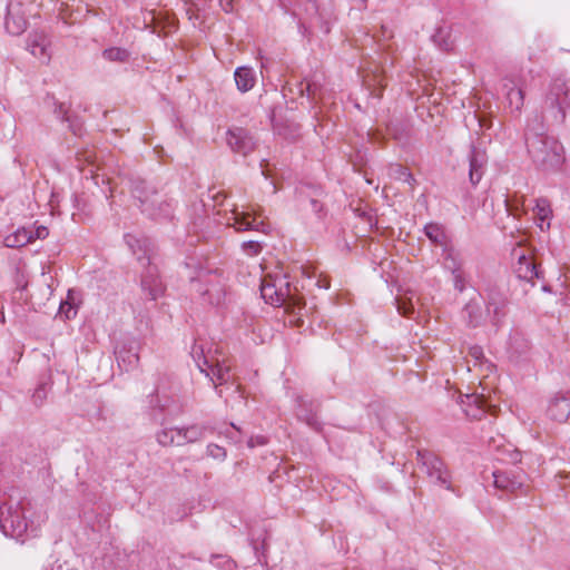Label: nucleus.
<instances>
[{
	"label": "nucleus",
	"mask_w": 570,
	"mask_h": 570,
	"mask_svg": "<svg viewBox=\"0 0 570 570\" xmlns=\"http://www.w3.org/2000/svg\"><path fill=\"white\" fill-rule=\"evenodd\" d=\"M524 139L528 154L538 169L550 171L561 167L563 147L556 138L546 135L544 124L538 118L528 119Z\"/></svg>",
	"instance_id": "1"
},
{
	"label": "nucleus",
	"mask_w": 570,
	"mask_h": 570,
	"mask_svg": "<svg viewBox=\"0 0 570 570\" xmlns=\"http://www.w3.org/2000/svg\"><path fill=\"white\" fill-rule=\"evenodd\" d=\"M31 502L26 498L10 495L0 505V529L4 535L20 539L26 533L36 535L45 521L42 513L32 512Z\"/></svg>",
	"instance_id": "2"
},
{
	"label": "nucleus",
	"mask_w": 570,
	"mask_h": 570,
	"mask_svg": "<svg viewBox=\"0 0 570 570\" xmlns=\"http://www.w3.org/2000/svg\"><path fill=\"white\" fill-rule=\"evenodd\" d=\"M190 355L199 371L214 384L219 396L223 395V390L218 389L219 385L234 384L230 364L219 344L196 341Z\"/></svg>",
	"instance_id": "3"
},
{
	"label": "nucleus",
	"mask_w": 570,
	"mask_h": 570,
	"mask_svg": "<svg viewBox=\"0 0 570 570\" xmlns=\"http://www.w3.org/2000/svg\"><path fill=\"white\" fill-rule=\"evenodd\" d=\"M125 243L146 267L141 274V289L151 301H156L165 292V285L159 276L158 267L153 263V242L146 236H137L134 234L125 235Z\"/></svg>",
	"instance_id": "4"
},
{
	"label": "nucleus",
	"mask_w": 570,
	"mask_h": 570,
	"mask_svg": "<svg viewBox=\"0 0 570 570\" xmlns=\"http://www.w3.org/2000/svg\"><path fill=\"white\" fill-rule=\"evenodd\" d=\"M570 111V82L562 78L553 79L544 95L541 115L534 116L538 121L548 125H561Z\"/></svg>",
	"instance_id": "5"
},
{
	"label": "nucleus",
	"mask_w": 570,
	"mask_h": 570,
	"mask_svg": "<svg viewBox=\"0 0 570 570\" xmlns=\"http://www.w3.org/2000/svg\"><path fill=\"white\" fill-rule=\"evenodd\" d=\"M129 181L132 196L139 202L144 214L153 219H168L173 217L174 207L171 202L164 199L146 180L137 177L131 178Z\"/></svg>",
	"instance_id": "6"
},
{
	"label": "nucleus",
	"mask_w": 570,
	"mask_h": 570,
	"mask_svg": "<svg viewBox=\"0 0 570 570\" xmlns=\"http://www.w3.org/2000/svg\"><path fill=\"white\" fill-rule=\"evenodd\" d=\"M263 214L261 206L247 205L239 209L235 205L226 216V225L237 232L256 230L266 234L269 226L265 223Z\"/></svg>",
	"instance_id": "7"
},
{
	"label": "nucleus",
	"mask_w": 570,
	"mask_h": 570,
	"mask_svg": "<svg viewBox=\"0 0 570 570\" xmlns=\"http://www.w3.org/2000/svg\"><path fill=\"white\" fill-rule=\"evenodd\" d=\"M194 288L209 304L219 305L224 302L225 283L216 271L200 269L197 277H191Z\"/></svg>",
	"instance_id": "8"
},
{
	"label": "nucleus",
	"mask_w": 570,
	"mask_h": 570,
	"mask_svg": "<svg viewBox=\"0 0 570 570\" xmlns=\"http://www.w3.org/2000/svg\"><path fill=\"white\" fill-rule=\"evenodd\" d=\"M417 459L425 469L428 476L438 485L453 491L451 484V474L444 462L434 453L417 451Z\"/></svg>",
	"instance_id": "9"
},
{
	"label": "nucleus",
	"mask_w": 570,
	"mask_h": 570,
	"mask_svg": "<svg viewBox=\"0 0 570 570\" xmlns=\"http://www.w3.org/2000/svg\"><path fill=\"white\" fill-rule=\"evenodd\" d=\"M138 350L139 342L135 338H126L116 346L115 354L118 364L122 366L125 371H129L138 364Z\"/></svg>",
	"instance_id": "10"
},
{
	"label": "nucleus",
	"mask_w": 570,
	"mask_h": 570,
	"mask_svg": "<svg viewBox=\"0 0 570 570\" xmlns=\"http://www.w3.org/2000/svg\"><path fill=\"white\" fill-rule=\"evenodd\" d=\"M227 144L235 153L244 156L254 150L256 142L253 136L244 128L234 127L227 131Z\"/></svg>",
	"instance_id": "11"
},
{
	"label": "nucleus",
	"mask_w": 570,
	"mask_h": 570,
	"mask_svg": "<svg viewBox=\"0 0 570 570\" xmlns=\"http://www.w3.org/2000/svg\"><path fill=\"white\" fill-rule=\"evenodd\" d=\"M296 417L306 423L309 428L315 431H321L322 424L317 417V405L315 402L307 400L305 396L298 395L295 400Z\"/></svg>",
	"instance_id": "12"
},
{
	"label": "nucleus",
	"mask_w": 570,
	"mask_h": 570,
	"mask_svg": "<svg viewBox=\"0 0 570 570\" xmlns=\"http://www.w3.org/2000/svg\"><path fill=\"white\" fill-rule=\"evenodd\" d=\"M548 416L557 422H566L570 419V392H559L549 401Z\"/></svg>",
	"instance_id": "13"
},
{
	"label": "nucleus",
	"mask_w": 570,
	"mask_h": 570,
	"mask_svg": "<svg viewBox=\"0 0 570 570\" xmlns=\"http://www.w3.org/2000/svg\"><path fill=\"white\" fill-rule=\"evenodd\" d=\"M507 298L498 291H490L487 297V312L491 316V322L499 325L505 315Z\"/></svg>",
	"instance_id": "14"
},
{
	"label": "nucleus",
	"mask_w": 570,
	"mask_h": 570,
	"mask_svg": "<svg viewBox=\"0 0 570 570\" xmlns=\"http://www.w3.org/2000/svg\"><path fill=\"white\" fill-rule=\"evenodd\" d=\"M27 19L23 16L20 4L8 6V12L6 17V29L13 36H19L27 29Z\"/></svg>",
	"instance_id": "15"
},
{
	"label": "nucleus",
	"mask_w": 570,
	"mask_h": 570,
	"mask_svg": "<svg viewBox=\"0 0 570 570\" xmlns=\"http://www.w3.org/2000/svg\"><path fill=\"white\" fill-rule=\"evenodd\" d=\"M48 45L49 41L43 32H33L28 38L27 49L42 62H48L50 59Z\"/></svg>",
	"instance_id": "16"
},
{
	"label": "nucleus",
	"mask_w": 570,
	"mask_h": 570,
	"mask_svg": "<svg viewBox=\"0 0 570 570\" xmlns=\"http://www.w3.org/2000/svg\"><path fill=\"white\" fill-rule=\"evenodd\" d=\"M208 428L203 424H193L189 426L179 428L176 433V446H181L187 443H194L203 440L206 435Z\"/></svg>",
	"instance_id": "17"
},
{
	"label": "nucleus",
	"mask_w": 570,
	"mask_h": 570,
	"mask_svg": "<svg viewBox=\"0 0 570 570\" xmlns=\"http://www.w3.org/2000/svg\"><path fill=\"white\" fill-rule=\"evenodd\" d=\"M492 475L494 487L504 492L514 493L523 485V481L510 472L494 471Z\"/></svg>",
	"instance_id": "18"
},
{
	"label": "nucleus",
	"mask_w": 570,
	"mask_h": 570,
	"mask_svg": "<svg viewBox=\"0 0 570 570\" xmlns=\"http://www.w3.org/2000/svg\"><path fill=\"white\" fill-rule=\"evenodd\" d=\"M464 259L462 253L452 246H445L442 249V266L445 271L452 273L463 269Z\"/></svg>",
	"instance_id": "19"
},
{
	"label": "nucleus",
	"mask_w": 570,
	"mask_h": 570,
	"mask_svg": "<svg viewBox=\"0 0 570 570\" xmlns=\"http://www.w3.org/2000/svg\"><path fill=\"white\" fill-rule=\"evenodd\" d=\"M234 79L237 89L244 94L254 88L257 76L252 67L242 66L235 69Z\"/></svg>",
	"instance_id": "20"
},
{
	"label": "nucleus",
	"mask_w": 570,
	"mask_h": 570,
	"mask_svg": "<svg viewBox=\"0 0 570 570\" xmlns=\"http://www.w3.org/2000/svg\"><path fill=\"white\" fill-rule=\"evenodd\" d=\"M469 163H470V170H469V177L472 185H476L483 174H484V166L487 163L485 154L481 150H478L473 148L469 155Z\"/></svg>",
	"instance_id": "21"
},
{
	"label": "nucleus",
	"mask_w": 570,
	"mask_h": 570,
	"mask_svg": "<svg viewBox=\"0 0 570 570\" xmlns=\"http://www.w3.org/2000/svg\"><path fill=\"white\" fill-rule=\"evenodd\" d=\"M533 207L534 220L538 227L543 232L549 229L550 220L552 217V209L550 202L547 198H538L534 200Z\"/></svg>",
	"instance_id": "22"
},
{
	"label": "nucleus",
	"mask_w": 570,
	"mask_h": 570,
	"mask_svg": "<svg viewBox=\"0 0 570 570\" xmlns=\"http://www.w3.org/2000/svg\"><path fill=\"white\" fill-rule=\"evenodd\" d=\"M518 278L532 282L539 278V271L534 262L525 255H520L514 269Z\"/></svg>",
	"instance_id": "23"
},
{
	"label": "nucleus",
	"mask_w": 570,
	"mask_h": 570,
	"mask_svg": "<svg viewBox=\"0 0 570 570\" xmlns=\"http://www.w3.org/2000/svg\"><path fill=\"white\" fill-rule=\"evenodd\" d=\"M503 88L505 91L508 107L511 111H520L524 101V95L521 88H519L512 80H508Z\"/></svg>",
	"instance_id": "24"
},
{
	"label": "nucleus",
	"mask_w": 570,
	"mask_h": 570,
	"mask_svg": "<svg viewBox=\"0 0 570 570\" xmlns=\"http://www.w3.org/2000/svg\"><path fill=\"white\" fill-rule=\"evenodd\" d=\"M424 234L430 242L436 246L442 247L449 246L448 236L443 227L438 223H429L424 226Z\"/></svg>",
	"instance_id": "25"
},
{
	"label": "nucleus",
	"mask_w": 570,
	"mask_h": 570,
	"mask_svg": "<svg viewBox=\"0 0 570 570\" xmlns=\"http://www.w3.org/2000/svg\"><path fill=\"white\" fill-rule=\"evenodd\" d=\"M463 317L470 326H478L482 322V312L478 302L470 301L463 308Z\"/></svg>",
	"instance_id": "26"
},
{
	"label": "nucleus",
	"mask_w": 570,
	"mask_h": 570,
	"mask_svg": "<svg viewBox=\"0 0 570 570\" xmlns=\"http://www.w3.org/2000/svg\"><path fill=\"white\" fill-rule=\"evenodd\" d=\"M272 284L275 285L276 291L278 292V301H284L285 303L291 297V284L287 279L286 275H268L267 276Z\"/></svg>",
	"instance_id": "27"
},
{
	"label": "nucleus",
	"mask_w": 570,
	"mask_h": 570,
	"mask_svg": "<svg viewBox=\"0 0 570 570\" xmlns=\"http://www.w3.org/2000/svg\"><path fill=\"white\" fill-rule=\"evenodd\" d=\"M261 294L262 297L272 305L281 306L285 304L284 301H278V292L276 291L275 285L272 284V281H269L267 276L262 281Z\"/></svg>",
	"instance_id": "28"
},
{
	"label": "nucleus",
	"mask_w": 570,
	"mask_h": 570,
	"mask_svg": "<svg viewBox=\"0 0 570 570\" xmlns=\"http://www.w3.org/2000/svg\"><path fill=\"white\" fill-rule=\"evenodd\" d=\"M305 79L288 81L283 89L284 97H288L293 101L306 98Z\"/></svg>",
	"instance_id": "29"
},
{
	"label": "nucleus",
	"mask_w": 570,
	"mask_h": 570,
	"mask_svg": "<svg viewBox=\"0 0 570 570\" xmlns=\"http://www.w3.org/2000/svg\"><path fill=\"white\" fill-rule=\"evenodd\" d=\"M304 89L306 90V99L311 104H316L317 100L323 99L322 85L318 80H316V79L306 80L305 79Z\"/></svg>",
	"instance_id": "30"
},
{
	"label": "nucleus",
	"mask_w": 570,
	"mask_h": 570,
	"mask_svg": "<svg viewBox=\"0 0 570 570\" xmlns=\"http://www.w3.org/2000/svg\"><path fill=\"white\" fill-rule=\"evenodd\" d=\"M55 114L58 118H60L62 121L69 122L70 130L76 135H81L82 125L77 119H71L67 114L68 110L65 108L63 104L57 105L55 109Z\"/></svg>",
	"instance_id": "31"
},
{
	"label": "nucleus",
	"mask_w": 570,
	"mask_h": 570,
	"mask_svg": "<svg viewBox=\"0 0 570 570\" xmlns=\"http://www.w3.org/2000/svg\"><path fill=\"white\" fill-rule=\"evenodd\" d=\"M102 57L112 62H125L129 58V52L124 48L111 47L102 51Z\"/></svg>",
	"instance_id": "32"
},
{
	"label": "nucleus",
	"mask_w": 570,
	"mask_h": 570,
	"mask_svg": "<svg viewBox=\"0 0 570 570\" xmlns=\"http://www.w3.org/2000/svg\"><path fill=\"white\" fill-rule=\"evenodd\" d=\"M179 431V428H166L160 430L156 438L157 442L163 446L176 445V433Z\"/></svg>",
	"instance_id": "33"
},
{
	"label": "nucleus",
	"mask_w": 570,
	"mask_h": 570,
	"mask_svg": "<svg viewBox=\"0 0 570 570\" xmlns=\"http://www.w3.org/2000/svg\"><path fill=\"white\" fill-rule=\"evenodd\" d=\"M510 350L521 355L529 350V343L522 335L515 334L510 338Z\"/></svg>",
	"instance_id": "34"
},
{
	"label": "nucleus",
	"mask_w": 570,
	"mask_h": 570,
	"mask_svg": "<svg viewBox=\"0 0 570 570\" xmlns=\"http://www.w3.org/2000/svg\"><path fill=\"white\" fill-rule=\"evenodd\" d=\"M453 277V287L462 293L469 285L470 276L469 274L463 269L452 273Z\"/></svg>",
	"instance_id": "35"
},
{
	"label": "nucleus",
	"mask_w": 570,
	"mask_h": 570,
	"mask_svg": "<svg viewBox=\"0 0 570 570\" xmlns=\"http://www.w3.org/2000/svg\"><path fill=\"white\" fill-rule=\"evenodd\" d=\"M59 313L63 314L68 320L73 318L77 315V306L72 301L71 291L68 293V299L60 304Z\"/></svg>",
	"instance_id": "36"
},
{
	"label": "nucleus",
	"mask_w": 570,
	"mask_h": 570,
	"mask_svg": "<svg viewBox=\"0 0 570 570\" xmlns=\"http://www.w3.org/2000/svg\"><path fill=\"white\" fill-rule=\"evenodd\" d=\"M507 210L512 215H518L519 210H525V199L524 197L518 198H505L504 200Z\"/></svg>",
	"instance_id": "37"
},
{
	"label": "nucleus",
	"mask_w": 570,
	"mask_h": 570,
	"mask_svg": "<svg viewBox=\"0 0 570 570\" xmlns=\"http://www.w3.org/2000/svg\"><path fill=\"white\" fill-rule=\"evenodd\" d=\"M206 453L212 459L218 460L220 462L225 461V459L227 458L226 450L223 446L215 443H209L207 445Z\"/></svg>",
	"instance_id": "38"
},
{
	"label": "nucleus",
	"mask_w": 570,
	"mask_h": 570,
	"mask_svg": "<svg viewBox=\"0 0 570 570\" xmlns=\"http://www.w3.org/2000/svg\"><path fill=\"white\" fill-rule=\"evenodd\" d=\"M396 304L399 313L405 317H411L415 312L414 304L411 299L397 298Z\"/></svg>",
	"instance_id": "39"
},
{
	"label": "nucleus",
	"mask_w": 570,
	"mask_h": 570,
	"mask_svg": "<svg viewBox=\"0 0 570 570\" xmlns=\"http://www.w3.org/2000/svg\"><path fill=\"white\" fill-rule=\"evenodd\" d=\"M210 562L223 570H232L234 567V562L222 554L213 556Z\"/></svg>",
	"instance_id": "40"
},
{
	"label": "nucleus",
	"mask_w": 570,
	"mask_h": 570,
	"mask_svg": "<svg viewBox=\"0 0 570 570\" xmlns=\"http://www.w3.org/2000/svg\"><path fill=\"white\" fill-rule=\"evenodd\" d=\"M432 40L440 47V49L448 51L452 48L451 42L445 39L443 29H439L433 36Z\"/></svg>",
	"instance_id": "41"
},
{
	"label": "nucleus",
	"mask_w": 570,
	"mask_h": 570,
	"mask_svg": "<svg viewBox=\"0 0 570 570\" xmlns=\"http://www.w3.org/2000/svg\"><path fill=\"white\" fill-rule=\"evenodd\" d=\"M242 249L245 254L249 256H256L262 250V245L256 240H247L242 244Z\"/></svg>",
	"instance_id": "42"
},
{
	"label": "nucleus",
	"mask_w": 570,
	"mask_h": 570,
	"mask_svg": "<svg viewBox=\"0 0 570 570\" xmlns=\"http://www.w3.org/2000/svg\"><path fill=\"white\" fill-rule=\"evenodd\" d=\"M47 397V385L40 384L33 392L32 400L36 404H41Z\"/></svg>",
	"instance_id": "43"
},
{
	"label": "nucleus",
	"mask_w": 570,
	"mask_h": 570,
	"mask_svg": "<svg viewBox=\"0 0 570 570\" xmlns=\"http://www.w3.org/2000/svg\"><path fill=\"white\" fill-rule=\"evenodd\" d=\"M267 443V439L263 435L250 436L247 441L248 448H255L258 445H265Z\"/></svg>",
	"instance_id": "44"
},
{
	"label": "nucleus",
	"mask_w": 570,
	"mask_h": 570,
	"mask_svg": "<svg viewBox=\"0 0 570 570\" xmlns=\"http://www.w3.org/2000/svg\"><path fill=\"white\" fill-rule=\"evenodd\" d=\"M237 433H240V430L235 424L232 423L230 428L227 429V431L225 432V435L226 438L237 443L240 442V439L236 435Z\"/></svg>",
	"instance_id": "45"
},
{
	"label": "nucleus",
	"mask_w": 570,
	"mask_h": 570,
	"mask_svg": "<svg viewBox=\"0 0 570 570\" xmlns=\"http://www.w3.org/2000/svg\"><path fill=\"white\" fill-rule=\"evenodd\" d=\"M397 173H399V178L411 184L412 181H414V178L412 176V174L405 168V167H402V166H399L397 167Z\"/></svg>",
	"instance_id": "46"
},
{
	"label": "nucleus",
	"mask_w": 570,
	"mask_h": 570,
	"mask_svg": "<svg viewBox=\"0 0 570 570\" xmlns=\"http://www.w3.org/2000/svg\"><path fill=\"white\" fill-rule=\"evenodd\" d=\"M469 354L475 360L476 363L483 358V351L480 346H472Z\"/></svg>",
	"instance_id": "47"
},
{
	"label": "nucleus",
	"mask_w": 570,
	"mask_h": 570,
	"mask_svg": "<svg viewBox=\"0 0 570 570\" xmlns=\"http://www.w3.org/2000/svg\"><path fill=\"white\" fill-rule=\"evenodd\" d=\"M42 570H77L68 567L66 562H55L53 564L45 567Z\"/></svg>",
	"instance_id": "48"
},
{
	"label": "nucleus",
	"mask_w": 570,
	"mask_h": 570,
	"mask_svg": "<svg viewBox=\"0 0 570 570\" xmlns=\"http://www.w3.org/2000/svg\"><path fill=\"white\" fill-rule=\"evenodd\" d=\"M306 11L311 14H316L317 13V6H316V2L314 0H306Z\"/></svg>",
	"instance_id": "49"
},
{
	"label": "nucleus",
	"mask_w": 570,
	"mask_h": 570,
	"mask_svg": "<svg viewBox=\"0 0 570 570\" xmlns=\"http://www.w3.org/2000/svg\"><path fill=\"white\" fill-rule=\"evenodd\" d=\"M49 232L47 227L40 226L36 230L37 238H46L48 236Z\"/></svg>",
	"instance_id": "50"
},
{
	"label": "nucleus",
	"mask_w": 570,
	"mask_h": 570,
	"mask_svg": "<svg viewBox=\"0 0 570 570\" xmlns=\"http://www.w3.org/2000/svg\"><path fill=\"white\" fill-rule=\"evenodd\" d=\"M466 399L470 400L472 399L473 402H475L478 404V407L479 409H482L485 404V401L483 400V397H476V396H473V395H466Z\"/></svg>",
	"instance_id": "51"
},
{
	"label": "nucleus",
	"mask_w": 570,
	"mask_h": 570,
	"mask_svg": "<svg viewBox=\"0 0 570 570\" xmlns=\"http://www.w3.org/2000/svg\"><path fill=\"white\" fill-rule=\"evenodd\" d=\"M220 6L224 9V11L229 12L233 10L232 1L230 0H220Z\"/></svg>",
	"instance_id": "52"
},
{
	"label": "nucleus",
	"mask_w": 570,
	"mask_h": 570,
	"mask_svg": "<svg viewBox=\"0 0 570 570\" xmlns=\"http://www.w3.org/2000/svg\"><path fill=\"white\" fill-rule=\"evenodd\" d=\"M16 239H17V236L14 237V242H11V237H7V238H6V246H8V247H14V246H17V242H16Z\"/></svg>",
	"instance_id": "53"
},
{
	"label": "nucleus",
	"mask_w": 570,
	"mask_h": 570,
	"mask_svg": "<svg viewBox=\"0 0 570 570\" xmlns=\"http://www.w3.org/2000/svg\"><path fill=\"white\" fill-rule=\"evenodd\" d=\"M311 205L315 212H318L321 209V206L318 205V202L316 199H312Z\"/></svg>",
	"instance_id": "54"
},
{
	"label": "nucleus",
	"mask_w": 570,
	"mask_h": 570,
	"mask_svg": "<svg viewBox=\"0 0 570 570\" xmlns=\"http://www.w3.org/2000/svg\"><path fill=\"white\" fill-rule=\"evenodd\" d=\"M155 406L159 407L160 411H166L167 410V404L166 403H160L159 400H157V404H155Z\"/></svg>",
	"instance_id": "55"
},
{
	"label": "nucleus",
	"mask_w": 570,
	"mask_h": 570,
	"mask_svg": "<svg viewBox=\"0 0 570 570\" xmlns=\"http://www.w3.org/2000/svg\"><path fill=\"white\" fill-rule=\"evenodd\" d=\"M317 285L320 287L325 288V289H327L330 287V284L326 281H324V282L323 281H317Z\"/></svg>",
	"instance_id": "56"
},
{
	"label": "nucleus",
	"mask_w": 570,
	"mask_h": 570,
	"mask_svg": "<svg viewBox=\"0 0 570 570\" xmlns=\"http://www.w3.org/2000/svg\"><path fill=\"white\" fill-rule=\"evenodd\" d=\"M383 80H384V79H383V77H382V76H375V81L377 82V85H379L380 87H383V86H384V85H383Z\"/></svg>",
	"instance_id": "57"
},
{
	"label": "nucleus",
	"mask_w": 570,
	"mask_h": 570,
	"mask_svg": "<svg viewBox=\"0 0 570 570\" xmlns=\"http://www.w3.org/2000/svg\"><path fill=\"white\" fill-rule=\"evenodd\" d=\"M357 2H358V7H361V6L365 4L366 0H357Z\"/></svg>",
	"instance_id": "58"
},
{
	"label": "nucleus",
	"mask_w": 570,
	"mask_h": 570,
	"mask_svg": "<svg viewBox=\"0 0 570 570\" xmlns=\"http://www.w3.org/2000/svg\"><path fill=\"white\" fill-rule=\"evenodd\" d=\"M0 315H1V316H0V320H1L2 322H4V314H3L2 312H0Z\"/></svg>",
	"instance_id": "59"
},
{
	"label": "nucleus",
	"mask_w": 570,
	"mask_h": 570,
	"mask_svg": "<svg viewBox=\"0 0 570 570\" xmlns=\"http://www.w3.org/2000/svg\"><path fill=\"white\" fill-rule=\"evenodd\" d=\"M0 315H1V316H0V320H1L2 322H4V314H3L2 312H0Z\"/></svg>",
	"instance_id": "60"
}]
</instances>
